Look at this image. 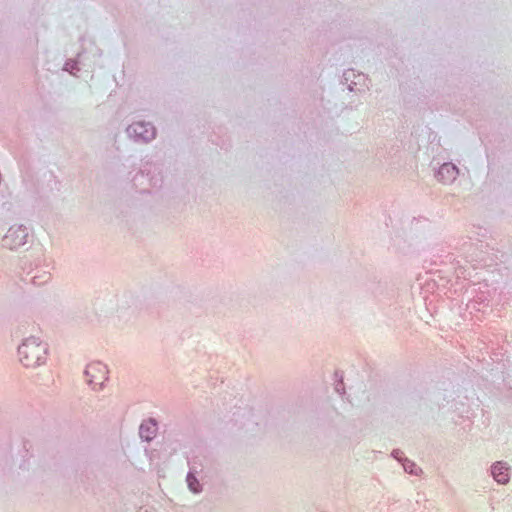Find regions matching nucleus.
Wrapping results in <instances>:
<instances>
[{"label":"nucleus","instance_id":"6e6552de","mask_svg":"<svg viewBox=\"0 0 512 512\" xmlns=\"http://www.w3.org/2000/svg\"><path fill=\"white\" fill-rule=\"evenodd\" d=\"M187 481H188V485H189V488L193 491V492H198L199 489H198V482H197V479L192 476V475H189L187 477Z\"/></svg>","mask_w":512,"mask_h":512},{"label":"nucleus","instance_id":"7ed1b4c3","mask_svg":"<svg viewBox=\"0 0 512 512\" xmlns=\"http://www.w3.org/2000/svg\"><path fill=\"white\" fill-rule=\"evenodd\" d=\"M27 236L26 228L23 226H13L4 237V245L10 249H15L25 244Z\"/></svg>","mask_w":512,"mask_h":512},{"label":"nucleus","instance_id":"39448f33","mask_svg":"<svg viewBox=\"0 0 512 512\" xmlns=\"http://www.w3.org/2000/svg\"><path fill=\"white\" fill-rule=\"evenodd\" d=\"M458 174L457 168L452 164H443L438 172L441 181L448 182L454 180Z\"/></svg>","mask_w":512,"mask_h":512},{"label":"nucleus","instance_id":"0eeeda50","mask_svg":"<svg viewBox=\"0 0 512 512\" xmlns=\"http://www.w3.org/2000/svg\"><path fill=\"white\" fill-rule=\"evenodd\" d=\"M492 475L498 483L504 484L508 481V468L504 463L498 462L492 467Z\"/></svg>","mask_w":512,"mask_h":512},{"label":"nucleus","instance_id":"423d86ee","mask_svg":"<svg viewBox=\"0 0 512 512\" xmlns=\"http://www.w3.org/2000/svg\"><path fill=\"white\" fill-rule=\"evenodd\" d=\"M157 431V425L154 421L149 420L141 424L140 426V436L142 439L146 441H150L154 438Z\"/></svg>","mask_w":512,"mask_h":512},{"label":"nucleus","instance_id":"20e7f679","mask_svg":"<svg viewBox=\"0 0 512 512\" xmlns=\"http://www.w3.org/2000/svg\"><path fill=\"white\" fill-rule=\"evenodd\" d=\"M136 135L143 138L145 141L154 138L155 131L154 128L149 124H143V123H134L130 127Z\"/></svg>","mask_w":512,"mask_h":512},{"label":"nucleus","instance_id":"f03ea898","mask_svg":"<svg viewBox=\"0 0 512 512\" xmlns=\"http://www.w3.org/2000/svg\"><path fill=\"white\" fill-rule=\"evenodd\" d=\"M85 374L89 385H91L93 389H97L107 380L108 370L103 363L93 362L87 366Z\"/></svg>","mask_w":512,"mask_h":512},{"label":"nucleus","instance_id":"f257e3e1","mask_svg":"<svg viewBox=\"0 0 512 512\" xmlns=\"http://www.w3.org/2000/svg\"><path fill=\"white\" fill-rule=\"evenodd\" d=\"M20 361L26 367L39 365L45 354V347L35 338L25 340L18 349Z\"/></svg>","mask_w":512,"mask_h":512}]
</instances>
